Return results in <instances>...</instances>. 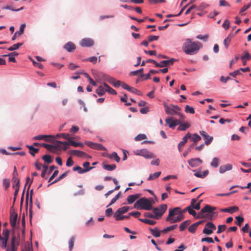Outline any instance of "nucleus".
Here are the masks:
<instances>
[{
	"instance_id": "e433bc0d",
	"label": "nucleus",
	"mask_w": 251,
	"mask_h": 251,
	"mask_svg": "<svg viewBox=\"0 0 251 251\" xmlns=\"http://www.w3.org/2000/svg\"><path fill=\"white\" fill-rule=\"evenodd\" d=\"M139 220L142 222H143L145 224L150 225H154L156 224V221L153 220H149L148 219H139Z\"/></svg>"
},
{
	"instance_id": "4c0bfd02",
	"label": "nucleus",
	"mask_w": 251,
	"mask_h": 251,
	"mask_svg": "<svg viewBox=\"0 0 251 251\" xmlns=\"http://www.w3.org/2000/svg\"><path fill=\"white\" fill-rule=\"evenodd\" d=\"M161 172H157L152 174H151L148 178V180H152L158 177L161 174Z\"/></svg>"
},
{
	"instance_id": "a19ab883",
	"label": "nucleus",
	"mask_w": 251,
	"mask_h": 251,
	"mask_svg": "<svg viewBox=\"0 0 251 251\" xmlns=\"http://www.w3.org/2000/svg\"><path fill=\"white\" fill-rule=\"evenodd\" d=\"M219 161H220V159L218 158L214 157L212 159V160L210 163V165L213 167L217 168L219 165Z\"/></svg>"
},
{
	"instance_id": "f704fd0d",
	"label": "nucleus",
	"mask_w": 251,
	"mask_h": 251,
	"mask_svg": "<svg viewBox=\"0 0 251 251\" xmlns=\"http://www.w3.org/2000/svg\"><path fill=\"white\" fill-rule=\"evenodd\" d=\"M103 168L104 169L107 170L111 171L113 170H114L116 168V165L115 164H112V165H109V164H103Z\"/></svg>"
},
{
	"instance_id": "8fccbe9b",
	"label": "nucleus",
	"mask_w": 251,
	"mask_h": 251,
	"mask_svg": "<svg viewBox=\"0 0 251 251\" xmlns=\"http://www.w3.org/2000/svg\"><path fill=\"white\" fill-rule=\"evenodd\" d=\"M235 187H239L242 189H250V192L251 193V182H249L247 184V186L243 187V186H240L238 185L237 186H233L231 187H230V190H231L233 188Z\"/></svg>"
},
{
	"instance_id": "bf43d9fd",
	"label": "nucleus",
	"mask_w": 251,
	"mask_h": 251,
	"mask_svg": "<svg viewBox=\"0 0 251 251\" xmlns=\"http://www.w3.org/2000/svg\"><path fill=\"white\" fill-rule=\"evenodd\" d=\"M235 218L236 220V222H235L236 224L239 226H240L244 221V218L240 216H237Z\"/></svg>"
},
{
	"instance_id": "20e7f679",
	"label": "nucleus",
	"mask_w": 251,
	"mask_h": 251,
	"mask_svg": "<svg viewBox=\"0 0 251 251\" xmlns=\"http://www.w3.org/2000/svg\"><path fill=\"white\" fill-rule=\"evenodd\" d=\"M216 208L215 207L206 205L204 208H202L201 211L198 213L197 218H207L209 220H212L213 214L215 213L213 211Z\"/></svg>"
},
{
	"instance_id": "09e8293b",
	"label": "nucleus",
	"mask_w": 251,
	"mask_h": 251,
	"mask_svg": "<svg viewBox=\"0 0 251 251\" xmlns=\"http://www.w3.org/2000/svg\"><path fill=\"white\" fill-rule=\"evenodd\" d=\"M23 43H18L17 44H14L12 46L9 47L8 50L9 51H12L18 49L22 45Z\"/></svg>"
},
{
	"instance_id": "412c9836",
	"label": "nucleus",
	"mask_w": 251,
	"mask_h": 251,
	"mask_svg": "<svg viewBox=\"0 0 251 251\" xmlns=\"http://www.w3.org/2000/svg\"><path fill=\"white\" fill-rule=\"evenodd\" d=\"M189 138H191V134L187 133L186 135L183 137L182 140L178 144V148L179 151H181V148L186 143Z\"/></svg>"
},
{
	"instance_id": "7c9ffc66",
	"label": "nucleus",
	"mask_w": 251,
	"mask_h": 251,
	"mask_svg": "<svg viewBox=\"0 0 251 251\" xmlns=\"http://www.w3.org/2000/svg\"><path fill=\"white\" fill-rule=\"evenodd\" d=\"M191 140L194 142L193 144H195V145L197 144V142L201 140V137L197 133H195L193 134H191Z\"/></svg>"
},
{
	"instance_id": "a211bd4d",
	"label": "nucleus",
	"mask_w": 251,
	"mask_h": 251,
	"mask_svg": "<svg viewBox=\"0 0 251 251\" xmlns=\"http://www.w3.org/2000/svg\"><path fill=\"white\" fill-rule=\"evenodd\" d=\"M25 25H26L25 24V23L21 25L20 27V30L19 31H16L14 33V35L12 37V40H13V41L15 40L18 36H19L24 33V29L25 27Z\"/></svg>"
},
{
	"instance_id": "423d86ee",
	"label": "nucleus",
	"mask_w": 251,
	"mask_h": 251,
	"mask_svg": "<svg viewBox=\"0 0 251 251\" xmlns=\"http://www.w3.org/2000/svg\"><path fill=\"white\" fill-rule=\"evenodd\" d=\"M167 208V205L165 204H161L159 207H155L152 209L153 212L155 216V219H158V217H161L163 213L166 211Z\"/></svg>"
},
{
	"instance_id": "e2e57ef3",
	"label": "nucleus",
	"mask_w": 251,
	"mask_h": 251,
	"mask_svg": "<svg viewBox=\"0 0 251 251\" xmlns=\"http://www.w3.org/2000/svg\"><path fill=\"white\" fill-rule=\"evenodd\" d=\"M121 194V193L119 192L117 195H116L111 201V202L109 203L108 205L107 206H109L110 205H111L113 203H114L116 201L119 199L120 195Z\"/></svg>"
},
{
	"instance_id": "58836bf2",
	"label": "nucleus",
	"mask_w": 251,
	"mask_h": 251,
	"mask_svg": "<svg viewBox=\"0 0 251 251\" xmlns=\"http://www.w3.org/2000/svg\"><path fill=\"white\" fill-rule=\"evenodd\" d=\"M67 142L66 141L65 142H62L60 141H55L54 143V145H53L55 146V150H56V149H61L62 148V145H66L65 143Z\"/></svg>"
},
{
	"instance_id": "f3484780",
	"label": "nucleus",
	"mask_w": 251,
	"mask_h": 251,
	"mask_svg": "<svg viewBox=\"0 0 251 251\" xmlns=\"http://www.w3.org/2000/svg\"><path fill=\"white\" fill-rule=\"evenodd\" d=\"M71 155H75L79 157L86 158L88 155L85 152L79 150H72L70 151Z\"/></svg>"
},
{
	"instance_id": "49530a36",
	"label": "nucleus",
	"mask_w": 251,
	"mask_h": 251,
	"mask_svg": "<svg viewBox=\"0 0 251 251\" xmlns=\"http://www.w3.org/2000/svg\"><path fill=\"white\" fill-rule=\"evenodd\" d=\"M65 144L66 145L73 146L74 147H78V142H75L73 140V138L70 137V139L67 142H65Z\"/></svg>"
},
{
	"instance_id": "37998d69",
	"label": "nucleus",
	"mask_w": 251,
	"mask_h": 251,
	"mask_svg": "<svg viewBox=\"0 0 251 251\" xmlns=\"http://www.w3.org/2000/svg\"><path fill=\"white\" fill-rule=\"evenodd\" d=\"M62 137L63 138L69 141L70 139L71 136L68 133H61V134H57L56 136H55V138H60Z\"/></svg>"
},
{
	"instance_id": "79ce46f5",
	"label": "nucleus",
	"mask_w": 251,
	"mask_h": 251,
	"mask_svg": "<svg viewBox=\"0 0 251 251\" xmlns=\"http://www.w3.org/2000/svg\"><path fill=\"white\" fill-rule=\"evenodd\" d=\"M150 231L151 234L155 237H159L160 236V232L157 228H155L154 229L151 228Z\"/></svg>"
},
{
	"instance_id": "4be33fe9",
	"label": "nucleus",
	"mask_w": 251,
	"mask_h": 251,
	"mask_svg": "<svg viewBox=\"0 0 251 251\" xmlns=\"http://www.w3.org/2000/svg\"><path fill=\"white\" fill-rule=\"evenodd\" d=\"M93 168V167H90L83 169L80 166H75L73 168V170L74 171H77L79 174H81L90 171Z\"/></svg>"
},
{
	"instance_id": "bb28decb",
	"label": "nucleus",
	"mask_w": 251,
	"mask_h": 251,
	"mask_svg": "<svg viewBox=\"0 0 251 251\" xmlns=\"http://www.w3.org/2000/svg\"><path fill=\"white\" fill-rule=\"evenodd\" d=\"M139 197L138 194L129 195L127 197V201L128 204L133 203Z\"/></svg>"
},
{
	"instance_id": "0eeeda50",
	"label": "nucleus",
	"mask_w": 251,
	"mask_h": 251,
	"mask_svg": "<svg viewBox=\"0 0 251 251\" xmlns=\"http://www.w3.org/2000/svg\"><path fill=\"white\" fill-rule=\"evenodd\" d=\"M136 155H141L146 158H152L154 157V154L149 151L147 149L138 150L134 151Z\"/></svg>"
},
{
	"instance_id": "6e6d98bb",
	"label": "nucleus",
	"mask_w": 251,
	"mask_h": 251,
	"mask_svg": "<svg viewBox=\"0 0 251 251\" xmlns=\"http://www.w3.org/2000/svg\"><path fill=\"white\" fill-rule=\"evenodd\" d=\"M245 54L241 57V59L242 60H244L245 59L246 60H250L251 59V56L250 54L248 51L244 52Z\"/></svg>"
},
{
	"instance_id": "c03bdc74",
	"label": "nucleus",
	"mask_w": 251,
	"mask_h": 251,
	"mask_svg": "<svg viewBox=\"0 0 251 251\" xmlns=\"http://www.w3.org/2000/svg\"><path fill=\"white\" fill-rule=\"evenodd\" d=\"M42 159L45 161V162L48 164H50L52 163L53 161V159L51 158V156L49 155H45L42 156Z\"/></svg>"
},
{
	"instance_id": "6ab92c4d",
	"label": "nucleus",
	"mask_w": 251,
	"mask_h": 251,
	"mask_svg": "<svg viewBox=\"0 0 251 251\" xmlns=\"http://www.w3.org/2000/svg\"><path fill=\"white\" fill-rule=\"evenodd\" d=\"M232 169V166L230 164H226L222 165L219 168V173L223 174L227 171H230Z\"/></svg>"
},
{
	"instance_id": "680f3d73",
	"label": "nucleus",
	"mask_w": 251,
	"mask_h": 251,
	"mask_svg": "<svg viewBox=\"0 0 251 251\" xmlns=\"http://www.w3.org/2000/svg\"><path fill=\"white\" fill-rule=\"evenodd\" d=\"M226 226L225 225H219L218 227V230L217 231V233H220L225 230L226 229Z\"/></svg>"
},
{
	"instance_id": "338daca9",
	"label": "nucleus",
	"mask_w": 251,
	"mask_h": 251,
	"mask_svg": "<svg viewBox=\"0 0 251 251\" xmlns=\"http://www.w3.org/2000/svg\"><path fill=\"white\" fill-rule=\"evenodd\" d=\"M190 207L191 206L187 207L186 209L188 211V212L190 214L195 217L197 215V213L194 210H193L192 208H191Z\"/></svg>"
},
{
	"instance_id": "f257e3e1",
	"label": "nucleus",
	"mask_w": 251,
	"mask_h": 251,
	"mask_svg": "<svg viewBox=\"0 0 251 251\" xmlns=\"http://www.w3.org/2000/svg\"><path fill=\"white\" fill-rule=\"evenodd\" d=\"M201 45L199 42H192L191 39H187L183 45L182 49L186 54L193 55L198 51Z\"/></svg>"
},
{
	"instance_id": "2eb2a0df",
	"label": "nucleus",
	"mask_w": 251,
	"mask_h": 251,
	"mask_svg": "<svg viewBox=\"0 0 251 251\" xmlns=\"http://www.w3.org/2000/svg\"><path fill=\"white\" fill-rule=\"evenodd\" d=\"M202 163V161L199 158H192L188 160V163L192 167H198Z\"/></svg>"
},
{
	"instance_id": "9b49d317",
	"label": "nucleus",
	"mask_w": 251,
	"mask_h": 251,
	"mask_svg": "<svg viewBox=\"0 0 251 251\" xmlns=\"http://www.w3.org/2000/svg\"><path fill=\"white\" fill-rule=\"evenodd\" d=\"M19 245L18 242H16V237L13 236L11 238V245L6 248V251H17Z\"/></svg>"
},
{
	"instance_id": "13d9d810",
	"label": "nucleus",
	"mask_w": 251,
	"mask_h": 251,
	"mask_svg": "<svg viewBox=\"0 0 251 251\" xmlns=\"http://www.w3.org/2000/svg\"><path fill=\"white\" fill-rule=\"evenodd\" d=\"M0 240L1 241V247L2 249H5L6 248H7V243L8 241V239L3 238V237H1L0 238Z\"/></svg>"
},
{
	"instance_id": "052dcab7",
	"label": "nucleus",
	"mask_w": 251,
	"mask_h": 251,
	"mask_svg": "<svg viewBox=\"0 0 251 251\" xmlns=\"http://www.w3.org/2000/svg\"><path fill=\"white\" fill-rule=\"evenodd\" d=\"M197 227V226L193 224L189 227L188 230L190 232L193 233L195 232Z\"/></svg>"
},
{
	"instance_id": "473e14b6",
	"label": "nucleus",
	"mask_w": 251,
	"mask_h": 251,
	"mask_svg": "<svg viewBox=\"0 0 251 251\" xmlns=\"http://www.w3.org/2000/svg\"><path fill=\"white\" fill-rule=\"evenodd\" d=\"M105 92V88L103 85L99 87L96 91V93L100 96L103 95Z\"/></svg>"
},
{
	"instance_id": "c9c22d12",
	"label": "nucleus",
	"mask_w": 251,
	"mask_h": 251,
	"mask_svg": "<svg viewBox=\"0 0 251 251\" xmlns=\"http://www.w3.org/2000/svg\"><path fill=\"white\" fill-rule=\"evenodd\" d=\"M208 173H209L208 171L206 170V171H204L202 173H200V172L195 173L194 174V175L198 177L204 178L207 176Z\"/></svg>"
},
{
	"instance_id": "1a4fd4ad",
	"label": "nucleus",
	"mask_w": 251,
	"mask_h": 251,
	"mask_svg": "<svg viewBox=\"0 0 251 251\" xmlns=\"http://www.w3.org/2000/svg\"><path fill=\"white\" fill-rule=\"evenodd\" d=\"M85 144L93 149L99 151H106V149L101 144L93 143L91 141H86Z\"/></svg>"
},
{
	"instance_id": "5701e85b",
	"label": "nucleus",
	"mask_w": 251,
	"mask_h": 251,
	"mask_svg": "<svg viewBox=\"0 0 251 251\" xmlns=\"http://www.w3.org/2000/svg\"><path fill=\"white\" fill-rule=\"evenodd\" d=\"M202 195V194H200L197 199H194L192 200L191 206H192L193 208L195 209L196 210H199L200 208V204L201 202H199L195 204L196 203L198 199L201 197V196Z\"/></svg>"
},
{
	"instance_id": "603ef678",
	"label": "nucleus",
	"mask_w": 251,
	"mask_h": 251,
	"mask_svg": "<svg viewBox=\"0 0 251 251\" xmlns=\"http://www.w3.org/2000/svg\"><path fill=\"white\" fill-rule=\"evenodd\" d=\"M195 146V144H192L190 145L188 149L183 153V156L186 157L188 154V153L191 151L192 149Z\"/></svg>"
},
{
	"instance_id": "774afa93",
	"label": "nucleus",
	"mask_w": 251,
	"mask_h": 251,
	"mask_svg": "<svg viewBox=\"0 0 251 251\" xmlns=\"http://www.w3.org/2000/svg\"><path fill=\"white\" fill-rule=\"evenodd\" d=\"M3 184L5 187V189H7L10 186V182L9 180L6 178L3 179Z\"/></svg>"
},
{
	"instance_id": "5fc2aeb1",
	"label": "nucleus",
	"mask_w": 251,
	"mask_h": 251,
	"mask_svg": "<svg viewBox=\"0 0 251 251\" xmlns=\"http://www.w3.org/2000/svg\"><path fill=\"white\" fill-rule=\"evenodd\" d=\"M147 136L144 134H140L135 137V140L136 141H141L146 139Z\"/></svg>"
},
{
	"instance_id": "0e129e2a",
	"label": "nucleus",
	"mask_w": 251,
	"mask_h": 251,
	"mask_svg": "<svg viewBox=\"0 0 251 251\" xmlns=\"http://www.w3.org/2000/svg\"><path fill=\"white\" fill-rule=\"evenodd\" d=\"M121 214L119 213H117L116 212L115 213L114 216L117 221H120L124 219V217H123V216H121Z\"/></svg>"
},
{
	"instance_id": "4d7b16f0",
	"label": "nucleus",
	"mask_w": 251,
	"mask_h": 251,
	"mask_svg": "<svg viewBox=\"0 0 251 251\" xmlns=\"http://www.w3.org/2000/svg\"><path fill=\"white\" fill-rule=\"evenodd\" d=\"M185 111L186 113H190L191 114H194L195 113L194 109L190 107L189 105H187L185 107Z\"/></svg>"
},
{
	"instance_id": "864d4df0",
	"label": "nucleus",
	"mask_w": 251,
	"mask_h": 251,
	"mask_svg": "<svg viewBox=\"0 0 251 251\" xmlns=\"http://www.w3.org/2000/svg\"><path fill=\"white\" fill-rule=\"evenodd\" d=\"M12 179L13 182L15 183V185H13V188H15L17 186L20 187V180L18 178V177L16 176H13Z\"/></svg>"
},
{
	"instance_id": "ea45409f",
	"label": "nucleus",
	"mask_w": 251,
	"mask_h": 251,
	"mask_svg": "<svg viewBox=\"0 0 251 251\" xmlns=\"http://www.w3.org/2000/svg\"><path fill=\"white\" fill-rule=\"evenodd\" d=\"M27 147L29 150V152L31 155L32 156L35 155V153H37L39 151V149L33 147L32 146H27Z\"/></svg>"
},
{
	"instance_id": "a878e982",
	"label": "nucleus",
	"mask_w": 251,
	"mask_h": 251,
	"mask_svg": "<svg viewBox=\"0 0 251 251\" xmlns=\"http://www.w3.org/2000/svg\"><path fill=\"white\" fill-rule=\"evenodd\" d=\"M179 126L177 128L178 130L185 131L190 127V124L188 122H186L184 124L180 123Z\"/></svg>"
},
{
	"instance_id": "7ed1b4c3",
	"label": "nucleus",
	"mask_w": 251,
	"mask_h": 251,
	"mask_svg": "<svg viewBox=\"0 0 251 251\" xmlns=\"http://www.w3.org/2000/svg\"><path fill=\"white\" fill-rule=\"evenodd\" d=\"M154 203V202L152 200L142 198L134 203V207L139 210L145 209L150 210L152 209V206Z\"/></svg>"
},
{
	"instance_id": "393cba45",
	"label": "nucleus",
	"mask_w": 251,
	"mask_h": 251,
	"mask_svg": "<svg viewBox=\"0 0 251 251\" xmlns=\"http://www.w3.org/2000/svg\"><path fill=\"white\" fill-rule=\"evenodd\" d=\"M64 48L69 52H73L75 49V46L74 43L70 42L64 45Z\"/></svg>"
},
{
	"instance_id": "cd10ccee",
	"label": "nucleus",
	"mask_w": 251,
	"mask_h": 251,
	"mask_svg": "<svg viewBox=\"0 0 251 251\" xmlns=\"http://www.w3.org/2000/svg\"><path fill=\"white\" fill-rule=\"evenodd\" d=\"M106 156L109 159L113 158L117 162H119L120 160V157L116 152H113L110 154H107Z\"/></svg>"
},
{
	"instance_id": "3c124183",
	"label": "nucleus",
	"mask_w": 251,
	"mask_h": 251,
	"mask_svg": "<svg viewBox=\"0 0 251 251\" xmlns=\"http://www.w3.org/2000/svg\"><path fill=\"white\" fill-rule=\"evenodd\" d=\"M177 225L171 226H170L166 227V228L164 229L163 230H162L161 232H163V233H166L168 231H170L171 230H173L175 229V228H176L177 227Z\"/></svg>"
},
{
	"instance_id": "69168bd1",
	"label": "nucleus",
	"mask_w": 251,
	"mask_h": 251,
	"mask_svg": "<svg viewBox=\"0 0 251 251\" xmlns=\"http://www.w3.org/2000/svg\"><path fill=\"white\" fill-rule=\"evenodd\" d=\"M229 25H230V22L228 20H226L225 22H224L222 26L223 28H224L226 30H227L229 27Z\"/></svg>"
},
{
	"instance_id": "72a5a7b5",
	"label": "nucleus",
	"mask_w": 251,
	"mask_h": 251,
	"mask_svg": "<svg viewBox=\"0 0 251 251\" xmlns=\"http://www.w3.org/2000/svg\"><path fill=\"white\" fill-rule=\"evenodd\" d=\"M191 223V221L190 220H186L183 222H182L179 226L180 231H183Z\"/></svg>"
},
{
	"instance_id": "ddd939ff",
	"label": "nucleus",
	"mask_w": 251,
	"mask_h": 251,
	"mask_svg": "<svg viewBox=\"0 0 251 251\" xmlns=\"http://www.w3.org/2000/svg\"><path fill=\"white\" fill-rule=\"evenodd\" d=\"M94 44V40L88 38L82 39L80 42V45L82 47H90L93 46Z\"/></svg>"
},
{
	"instance_id": "f8f14e48",
	"label": "nucleus",
	"mask_w": 251,
	"mask_h": 251,
	"mask_svg": "<svg viewBox=\"0 0 251 251\" xmlns=\"http://www.w3.org/2000/svg\"><path fill=\"white\" fill-rule=\"evenodd\" d=\"M55 138V136L53 135H39L34 136L33 139L35 140H44L45 141H49L52 142V141Z\"/></svg>"
},
{
	"instance_id": "4468645a",
	"label": "nucleus",
	"mask_w": 251,
	"mask_h": 251,
	"mask_svg": "<svg viewBox=\"0 0 251 251\" xmlns=\"http://www.w3.org/2000/svg\"><path fill=\"white\" fill-rule=\"evenodd\" d=\"M200 133L202 136L203 138L205 140V144L206 145H209L212 141L213 138V137L210 136L207 133L204 131H200Z\"/></svg>"
},
{
	"instance_id": "a18cd8bd",
	"label": "nucleus",
	"mask_w": 251,
	"mask_h": 251,
	"mask_svg": "<svg viewBox=\"0 0 251 251\" xmlns=\"http://www.w3.org/2000/svg\"><path fill=\"white\" fill-rule=\"evenodd\" d=\"M129 207L128 206H123L121 208H119L116 212L117 213L124 214L128 211Z\"/></svg>"
},
{
	"instance_id": "aec40b11",
	"label": "nucleus",
	"mask_w": 251,
	"mask_h": 251,
	"mask_svg": "<svg viewBox=\"0 0 251 251\" xmlns=\"http://www.w3.org/2000/svg\"><path fill=\"white\" fill-rule=\"evenodd\" d=\"M175 60L174 58H171L168 60H163L160 62V64L158 66H160V68L169 66L172 65Z\"/></svg>"
},
{
	"instance_id": "f03ea898",
	"label": "nucleus",
	"mask_w": 251,
	"mask_h": 251,
	"mask_svg": "<svg viewBox=\"0 0 251 251\" xmlns=\"http://www.w3.org/2000/svg\"><path fill=\"white\" fill-rule=\"evenodd\" d=\"M183 218L182 213L180 212V208L177 207L169 209V215L166 220L170 223H175L182 221Z\"/></svg>"
},
{
	"instance_id": "6e6552de",
	"label": "nucleus",
	"mask_w": 251,
	"mask_h": 251,
	"mask_svg": "<svg viewBox=\"0 0 251 251\" xmlns=\"http://www.w3.org/2000/svg\"><path fill=\"white\" fill-rule=\"evenodd\" d=\"M183 120L179 119L178 120L175 119L173 117H171L165 119V122L166 124L169 126L171 128H175V127L178 125H179L180 123H182Z\"/></svg>"
},
{
	"instance_id": "39448f33",
	"label": "nucleus",
	"mask_w": 251,
	"mask_h": 251,
	"mask_svg": "<svg viewBox=\"0 0 251 251\" xmlns=\"http://www.w3.org/2000/svg\"><path fill=\"white\" fill-rule=\"evenodd\" d=\"M164 106L165 108V112L167 114L171 115L173 116L177 115L179 116V119H182V120H184L182 114L179 112L181 109L178 105L171 104L169 106L167 105L166 103H164Z\"/></svg>"
},
{
	"instance_id": "b1692460",
	"label": "nucleus",
	"mask_w": 251,
	"mask_h": 251,
	"mask_svg": "<svg viewBox=\"0 0 251 251\" xmlns=\"http://www.w3.org/2000/svg\"><path fill=\"white\" fill-rule=\"evenodd\" d=\"M239 210V208L238 206H231L226 208L222 209L221 210V211L224 212H228L230 214H232L235 211H237Z\"/></svg>"
},
{
	"instance_id": "9d476101",
	"label": "nucleus",
	"mask_w": 251,
	"mask_h": 251,
	"mask_svg": "<svg viewBox=\"0 0 251 251\" xmlns=\"http://www.w3.org/2000/svg\"><path fill=\"white\" fill-rule=\"evenodd\" d=\"M216 226L211 222H208L203 229V233L207 235H210L213 233V230H215Z\"/></svg>"
},
{
	"instance_id": "c85d7f7f",
	"label": "nucleus",
	"mask_w": 251,
	"mask_h": 251,
	"mask_svg": "<svg viewBox=\"0 0 251 251\" xmlns=\"http://www.w3.org/2000/svg\"><path fill=\"white\" fill-rule=\"evenodd\" d=\"M42 146L44 147L46 149H47L49 151L55 153V146L52 145H50L48 144L43 143L42 144Z\"/></svg>"
},
{
	"instance_id": "2f4dec72",
	"label": "nucleus",
	"mask_w": 251,
	"mask_h": 251,
	"mask_svg": "<svg viewBox=\"0 0 251 251\" xmlns=\"http://www.w3.org/2000/svg\"><path fill=\"white\" fill-rule=\"evenodd\" d=\"M232 37L233 36L231 34H229L224 41V44L226 49L228 48L230 44Z\"/></svg>"
},
{
	"instance_id": "dca6fc26",
	"label": "nucleus",
	"mask_w": 251,
	"mask_h": 251,
	"mask_svg": "<svg viewBox=\"0 0 251 251\" xmlns=\"http://www.w3.org/2000/svg\"><path fill=\"white\" fill-rule=\"evenodd\" d=\"M18 214L15 212H11L10 217V223L13 228L16 226Z\"/></svg>"
},
{
	"instance_id": "de8ad7c7",
	"label": "nucleus",
	"mask_w": 251,
	"mask_h": 251,
	"mask_svg": "<svg viewBox=\"0 0 251 251\" xmlns=\"http://www.w3.org/2000/svg\"><path fill=\"white\" fill-rule=\"evenodd\" d=\"M75 241V237L74 236H72L69 241V251H72L73 250L74 245Z\"/></svg>"
},
{
	"instance_id": "c756f323",
	"label": "nucleus",
	"mask_w": 251,
	"mask_h": 251,
	"mask_svg": "<svg viewBox=\"0 0 251 251\" xmlns=\"http://www.w3.org/2000/svg\"><path fill=\"white\" fill-rule=\"evenodd\" d=\"M103 86L105 88L106 92H108L109 93L113 95H117L116 91L109 87L108 84L106 83H103Z\"/></svg>"
}]
</instances>
